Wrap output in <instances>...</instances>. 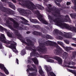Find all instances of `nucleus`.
<instances>
[{
  "label": "nucleus",
  "instance_id": "1",
  "mask_svg": "<svg viewBox=\"0 0 76 76\" xmlns=\"http://www.w3.org/2000/svg\"><path fill=\"white\" fill-rule=\"evenodd\" d=\"M48 19L51 22V20H53V21H54L55 23H57V24L59 25V26H60L61 28L63 29V28H66L67 29H68V30H70L71 31H72V32H76V28L75 27H70L69 26V25L66 24L65 23H63L62 22H71V20L69 18V17L68 15H66V18H69V20L67 21V19L65 20H61L60 21V19L58 18H57V19L55 20H54L53 19L51 18V17L50 15H48Z\"/></svg>",
  "mask_w": 76,
  "mask_h": 76
},
{
  "label": "nucleus",
  "instance_id": "2",
  "mask_svg": "<svg viewBox=\"0 0 76 76\" xmlns=\"http://www.w3.org/2000/svg\"><path fill=\"white\" fill-rule=\"evenodd\" d=\"M53 32L54 33V34H56L57 38L58 39H60L61 40H62L63 39V37L61 36H63V37H64L66 38L65 37H69V35H70V34H69V33L63 34L61 32L57 29H55Z\"/></svg>",
  "mask_w": 76,
  "mask_h": 76
},
{
  "label": "nucleus",
  "instance_id": "3",
  "mask_svg": "<svg viewBox=\"0 0 76 76\" xmlns=\"http://www.w3.org/2000/svg\"><path fill=\"white\" fill-rule=\"evenodd\" d=\"M9 19L13 22L14 24V27L15 28H17L19 30L25 29V30H26V31H28L29 29V28L27 27H25L23 25L21 26V27H19V24L12 18H9Z\"/></svg>",
  "mask_w": 76,
  "mask_h": 76
},
{
  "label": "nucleus",
  "instance_id": "4",
  "mask_svg": "<svg viewBox=\"0 0 76 76\" xmlns=\"http://www.w3.org/2000/svg\"><path fill=\"white\" fill-rule=\"evenodd\" d=\"M23 6L26 7L28 9L31 10H33L34 9H35V6L34 4L30 1H29L26 4H23Z\"/></svg>",
  "mask_w": 76,
  "mask_h": 76
},
{
  "label": "nucleus",
  "instance_id": "5",
  "mask_svg": "<svg viewBox=\"0 0 76 76\" xmlns=\"http://www.w3.org/2000/svg\"><path fill=\"white\" fill-rule=\"evenodd\" d=\"M35 14L37 15V17L39 20L41 22H42L43 23H44L45 25H47V24H48V23L44 19L42 18V16L40 14V13L38 11H37L35 12Z\"/></svg>",
  "mask_w": 76,
  "mask_h": 76
},
{
  "label": "nucleus",
  "instance_id": "6",
  "mask_svg": "<svg viewBox=\"0 0 76 76\" xmlns=\"http://www.w3.org/2000/svg\"><path fill=\"white\" fill-rule=\"evenodd\" d=\"M0 40L3 42H4V43L8 44H10V43H12V42L11 41H8L7 40H6L4 35L2 34H1V35Z\"/></svg>",
  "mask_w": 76,
  "mask_h": 76
},
{
  "label": "nucleus",
  "instance_id": "7",
  "mask_svg": "<svg viewBox=\"0 0 76 76\" xmlns=\"http://www.w3.org/2000/svg\"><path fill=\"white\" fill-rule=\"evenodd\" d=\"M26 50H31V51H33V53H30V56L31 57V56H32V55H33V54H34L35 56H39V54L38 53H35V51L36 50L35 49H33L31 48V47H26Z\"/></svg>",
  "mask_w": 76,
  "mask_h": 76
},
{
  "label": "nucleus",
  "instance_id": "8",
  "mask_svg": "<svg viewBox=\"0 0 76 76\" xmlns=\"http://www.w3.org/2000/svg\"><path fill=\"white\" fill-rule=\"evenodd\" d=\"M9 26L11 29L13 31H14V33L17 36H18V38H19L20 39L22 40V38L21 39L20 38H22V37L21 34H19V32H18V31L14 30V29H13V28H12V26L11 25H9Z\"/></svg>",
  "mask_w": 76,
  "mask_h": 76
},
{
  "label": "nucleus",
  "instance_id": "9",
  "mask_svg": "<svg viewBox=\"0 0 76 76\" xmlns=\"http://www.w3.org/2000/svg\"><path fill=\"white\" fill-rule=\"evenodd\" d=\"M16 45V43H15V44H11V46H10V48L12 49V50L13 52H15L17 54L18 53V51L16 50V46L15 45Z\"/></svg>",
  "mask_w": 76,
  "mask_h": 76
},
{
  "label": "nucleus",
  "instance_id": "10",
  "mask_svg": "<svg viewBox=\"0 0 76 76\" xmlns=\"http://www.w3.org/2000/svg\"><path fill=\"white\" fill-rule=\"evenodd\" d=\"M39 45L40 46V47H44L45 45H51V44H52V42L50 41H48L46 42L45 43V44H44L43 43L40 42L39 41Z\"/></svg>",
  "mask_w": 76,
  "mask_h": 76
},
{
  "label": "nucleus",
  "instance_id": "11",
  "mask_svg": "<svg viewBox=\"0 0 76 76\" xmlns=\"http://www.w3.org/2000/svg\"><path fill=\"white\" fill-rule=\"evenodd\" d=\"M26 41L27 42V43H26V42H25V41L23 40H22V42H23V43H24V44H26L27 45H31L32 47L34 46V43L32 42H31V41L30 40H29V39H27Z\"/></svg>",
  "mask_w": 76,
  "mask_h": 76
},
{
  "label": "nucleus",
  "instance_id": "12",
  "mask_svg": "<svg viewBox=\"0 0 76 76\" xmlns=\"http://www.w3.org/2000/svg\"><path fill=\"white\" fill-rule=\"evenodd\" d=\"M57 48H60V50H61V51H59L58 50H56L54 51V53L56 54V55H58V54H60V53H63L64 52V51L61 48H60V47H59L57 45Z\"/></svg>",
  "mask_w": 76,
  "mask_h": 76
},
{
  "label": "nucleus",
  "instance_id": "13",
  "mask_svg": "<svg viewBox=\"0 0 76 76\" xmlns=\"http://www.w3.org/2000/svg\"><path fill=\"white\" fill-rule=\"evenodd\" d=\"M40 57L42 58H47V61H48V62H50V63H53L54 62L53 60L48 58L50 57H48V56H42V55H41Z\"/></svg>",
  "mask_w": 76,
  "mask_h": 76
},
{
  "label": "nucleus",
  "instance_id": "14",
  "mask_svg": "<svg viewBox=\"0 0 76 76\" xmlns=\"http://www.w3.org/2000/svg\"><path fill=\"white\" fill-rule=\"evenodd\" d=\"M20 19H22V20H23L24 21H23L22 22V23H23V24H24V25H29V24L27 23L28 22H28V21L25 19L23 17H21Z\"/></svg>",
  "mask_w": 76,
  "mask_h": 76
},
{
  "label": "nucleus",
  "instance_id": "15",
  "mask_svg": "<svg viewBox=\"0 0 76 76\" xmlns=\"http://www.w3.org/2000/svg\"><path fill=\"white\" fill-rule=\"evenodd\" d=\"M39 72L40 73V75L42 76H45L44 74V72L42 69V68H41V66H39Z\"/></svg>",
  "mask_w": 76,
  "mask_h": 76
},
{
  "label": "nucleus",
  "instance_id": "16",
  "mask_svg": "<svg viewBox=\"0 0 76 76\" xmlns=\"http://www.w3.org/2000/svg\"><path fill=\"white\" fill-rule=\"evenodd\" d=\"M24 13L26 16H28L30 14H31L32 12L30 10H26L24 12Z\"/></svg>",
  "mask_w": 76,
  "mask_h": 76
},
{
  "label": "nucleus",
  "instance_id": "17",
  "mask_svg": "<svg viewBox=\"0 0 76 76\" xmlns=\"http://www.w3.org/2000/svg\"><path fill=\"white\" fill-rule=\"evenodd\" d=\"M56 58L57 60L58 64H62V60H61V59L59 57H56Z\"/></svg>",
  "mask_w": 76,
  "mask_h": 76
},
{
  "label": "nucleus",
  "instance_id": "18",
  "mask_svg": "<svg viewBox=\"0 0 76 76\" xmlns=\"http://www.w3.org/2000/svg\"><path fill=\"white\" fill-rule=\"evenodd\" d=\"M8 4L9 7H11V8H12V9H14V10H15V5H13L12 3H11V2H9L8 3Z\"/></svg>",
  "mask_w": 76,
  "mask_h": 76
},
{
  "label": "nucleus",
  "instance_id": "19",
  "mask_svg": "<svg viewBox=\"0 0 76 76\" xmlns=\"http://www.w3.org/2000/svg\"><path fill=\"white\" fill-rule=\"evenodd\" d=\"M32 60L33 61V62H34L35 64H38V61L37 58H33L32 59Z\"/></svg>",
  "mask_w": 76,
  "mask_h": 76
},
{
  "label": "nucleus",
  "instance_id": "20",
  "mask_svg": "<svg viewBox=\"0 0 76 76\" xmlns=\"http://www.w3.org/2000/svg\"><path fill=\"white\" fill-rule=\"evenodd\" d=\"M30 22H32V23H39V21H38L36 19H30Z\"/></svg>",
  "mask_w": 76,
  "mask_h": 76
},
{
  "label": "nucleus",
  "instance_id": "21",
  "mask_svg": "<svg viewBox=\"0 0 76 76\" xmlns=\"http://www.w3.org/2000/svg\"><path fill=\"white\" fill-rule=\"evenodd\" d=\"M63 48L66 51H69V50H73V48L70 47H64H64H63Z\"/></svg>",
  "mask_w": 76,
  "mask_h": 76
},
{
  "label": "nucleus",
  "instance_id": "22",
  "mask_svg": "<svg viewBox=\"0 0 76 76\" xmlns=\"http://www.w3.org/2000/svg\"><path fill=\"white\" fill-rule=\"evenodd\" d=\"M69 34H70V35H69V37L65 36V37H66V38H69V39H73V40L76 41V38H72V35H71V33H69Z\"/></svg>",
  "mask_w": 76,
  "mask_h": 76
},
{
  "label": "nucleus",
  "instance_id": "23",
  "mask_svg": "<svg viewBox=\"0 0 76 76\" xmlns=\"http://www.w3.org/2000/svg\"><path fill=\"white\" fill-rule=\"evenodd\" d=\"M63 57L64 58H68L69 57V55L67 53L64 52L63 53Z\"/></svg>",
  "mask_w": 76,
  "mask_h": 76
},
{
  "label": "nucleus",
  "instance_id": "24",
  "mask_svg": "<svg viewBox=\"0 0 76 76\" xmlns=\"http://www.w3.org/2000/svg\"><path fill=\"white\" fill-rule=\"evenodd\" d=\"M27 72L29 74V76H34L35 75H37V74L36 73H29V70L28 69H27Z\"/></svg>",
  "mask_w": 76,
  "mask_h": 76
},
{
  "label": "nucleus",
  "instance_id": "25",
  "mask_svg": "<svg viewBox=\"0 0 76 76\" xmlns=\"http://www.w3.org/2000/svg\"><path fill=\"white\" fill-rule=\"evenodd\" d=\"M33 34L34 35H42V33H40L39 32L35 31L33 32Z\"/></svg>",
  "mask_w": 76,
  "mask_h": 76
},
{
  "label": "nucleus",
  "instance_id": "26",
  "mask_svg": "<svg viewBox=\"0 0 76 76\" xmlns=\"http://www.w3.org/2000/svg\"><path fill=\"white\" fill-rule=\"evenodd\" d=\"M67 70L68 72H70L74 74V75H75V76H76V73L75 72V70H70L69 69H68Z\"/></svg>",
  "mask_w": 76,
  "mask_h": 76
},
{
  "label": "nucleus",
  "instance_id": "27",
  "mask_svg": "<svg viewBox=\"0 0 76 76\" xmlns=\"http://www.w3.org/2000/svg\"><path fill=\"white\" fill-rule=\"evenodd\" d=\"M37 8H38L39 9H40L41 10H43L44 9V8L43 7H42V6H41V5H37Z\"/></svg>",
  "mask_w": 76,
  "mask_h": 76
},
{
  "label": "nucleus",
  "instance_id": "28",
  "mask_svg": "<svg viewBox=\"0 0 76 76\" xmlns=\"http://www.w3.org/2000/svg\"><path fill=\"white\" fill-rule=\"evenodd\" d=\"M67 64L70 65H74L75 64V62H73V61H69L67 62Z\"/></svg>",
  "mask_w": 76,
  "mask_h": 76
},
{
  "label": "nucleus",
  "instance_id": "29",
  "mask_svg": "<svg viewBox=\"0 0 76 76\" xmlns=\"http://www.w3.org/2000/svg\"><path fill=\"white\" fill-rule=\"evenodd\" d=\"M70 16L72 18H73L75 19V17H76V14H70Z\"/></svg>",
  "mask_w": 76,
  "mask_h": 76
},
{
  "label": "nucleus",
  "instance_id": "30",
  "mask_svg": "<svg viewBox=\"0 0 76 76\" xmlns=\"http://www.w3.org/2000/svg\"><path fill=\"white\" fill-rule=\"evenodd\" d=\"M33 27L35 28H37V29H41V26L39 25H33Z\"/></svg>",
  "mask_w": 76,
  "mask_h": 76
},
{
  "label": "nucleus",
  "instance_id": "31",
  "mask_svg": "<svg viewBox=\"0 0 76 76\" xmlns=\"http://www.w3.org/2000/svg\"><path fill=\"white\" fill-rule=\"evenodd\" d=\"M39 51H41V52H43V53H45L47 51V50L45 49H42V48H40V49L38 50Z\"/></svg>",
  "mask_w": 76,
  "mask_h": 76
},
{
  "label": "nucleus",
  "instance_id": "32",
  "mask_svg": "<svg viewBox=\"0 0 76 76\" xmlns=\"http://www.w3.org/2000/svg\"><path fill=\"white\" fill-rule=\"evenodd\" d=\"M57 42L58 43V44H59V45H60L63 48H64V45H63V42L59 41H58Z\"/></svg>",
  "mask_w": 76,
  "mask_h": 76
},
{
  "label": "nucleus",
  "instance_id": "33",
  "mask_svg": "<svg viewBox=\"0 0 76 76\" xmlns=\"http://www.w3.org/2000/svg\"><path fill=\"white\" fill-rule=\"evenodd\" d=\"M20 54L22 56L23 55H25V50H23L21 51Z\"/></svg>",
  "mask_w": 76,
  "mask_h": 76
},
{
  "label": "nucleus",
  "instance_id": "34",
  "mask_svg": "<svg viewBox=\"0 0 76 76\" xmlns=\"http://www.w3.org/2000/svg\"><path fill=\"white\" fill-rule=\"evenodd\" d=\"M46 38H48V39H52L53 38V37H51V36L48 35H46Z\"/></svg>",
  "mask_w": 76,
  "mask_h": 76
},
{
  "label": "nucleus",
  "instance_id": "35",
  "mask_svg": "<svg viewBox=\"0 0 76 76\" xmlns=\"http://www.w3.org/2000/svg\"><path fill=\"white\" fill-rule=\"evenodd\" d=\"M4 70L5 72V73L6 74V75H8L9 74V72H8V71L5 68H4Z\"/></svg>",
  "mask_w": 76,
  "mask_h": 76
},
{
  "label": "nucleus",
  "instance_id": "36",
  "mask_svg": "<svg viewBox=\"0 0 76 76\" xmlns=\"http://www.w3.org/2000/svg\"><path fill=\"white\" fill-rule=\"evenodd\" d=\"M7 14H10V15H12V14H13V11H12V10H10L9 11H8Z\"/></svg>",
  "mask_w": 76,
  "mask_h": 76
},
{
  "label": "nucleus",
  "instance_id": "37",
  "mask_svg": "<svg viewBox=\"0 0 76 76\" xmlns=\"http://www.w3.org/2000/svg\"><path fill=\"white\" fill-rule=\"evenodd\" d=\"M7 35L9 37H12L13 36V34H10L9 33H7Z\"/></svg>",
  "mask_w": 76,
  "mask_h": 76
},
{
  "label": "nucleus",
  "instance_id": "38",
  "mask_svg": "<svg viewBox=\"0 0 76 76\" xmlns=\"http://www.w3.org/2000/svg\"><path fill=\"white\" fill-rule=\"evenodd\" d=\"M30 65H28L27 66V67H28V69H29V70H30L31 71H32L33 70H34V69H32V68H31L30 69H29V67H30Z\"/></svg>",
  "mask_w": 76,
  "mask_h": 76
},
{
  "label": "nucleus",
  "instance_id": "39",
  "mask_svg": "<svg viewBox=\"0 0 76 76\" xmlns=\"http://www.w3.org/2000/svg\"><path fill=\"white\" fill-rule=\"evenodd\" d=\"M41 29L43 32H44V33H47V31H46V30H45L44 28H41Z\"/></svg>",
  "mask_w": 76,
  "mask_h": 76
},
{
  "label": "nucleus",
  "instance_id": "40",
  "mask_svg": "<svg viewBox=\"0 0 76 76\" xmlns=\"http://www.w3.org/2000/svg\"><path fill=\"white\" fill-rule=\"evenodd\" d=\"M68 67H69V68H70L71 69H76V67L74 66H68Z\"/></svg>",
  "mask_w": 76,
  "mask_h": 76
},
{
  "label": "nucleus",
  "instance_id": "41",
  "mask_svg": "<svg viewBox=\"0 0 76 76\" xmlns=\"http://www.w3.org/2000/svg\"><path fill=\"white\" fill-rule=\"evenodd\" d=\"M0 67L1 69H3V68L4 67V65L1 64H0Z\"/></svg>",
  "mask_w": 76,
  "mask_h": 76
},
{
  "label": "nucleus",
  "instance_id": "42",
  "mask_svg": "<svg viewBox=\"0 0 76 76\" xmlns=\"http://www.w3.org/2000/svg\"><path fill=\"white\" fill-rule=\"evenodd\" d=\"M28 63H31V59L30 58V57H28Z\"/></svg>",
  "mask_w": 76,
  "mask_h": 76
},
{
  "label": "nucleus",
  "instance_id": "43",
  "mask_svg": "<svg viewBox=\"0 0 76 76\" xmlns=\"http://www.w3.org/2000/svg\"><path fill=\"white\" fill-rule=\"evenodd\" d=\"M52 10H53V9L48 8V12H51V11Z\"/></svg>",
  "mask_w": 76,
  "mask_h": 76
},
{
  "label": "nucleus",
  "instance_id": "44",
  "mask_svg": "<svg viewBox=\"0 0 76 76\" xmlns=\"http://www.w3.org/2000/svg\"><path fill=\"white\" fill-rule=\"evenodd\" d=\"M18 11L19 12H21L22 11V9L21 8H19L18 9Z\"/></svg>",
  "mask_w": 76,
  "mask_h": 76
},
{
  "label": "nucleus",
  "instance_id": "45",
  "mask_svg": "<svg viewBox=\"0 0 76 76\" xmlns=\"http://www.w3.org/2000/svg\"><path fill=\"white\" fill-rule=\"evenodd\" d=\"M55 3L56 4H57V6H59V7H60V6H61V5H60V4H58L57 3V2H56Z\"/></svg>",
  "mask_w": 76,
  "mask_h": 76
},
{
  "label": "nucleus",
  "instance_id": "46",
  "mask_svg": "<svg viewBox=\"0 0 76 76\" xmlns=\"http://www.w3.org/2000/svg\"><path fill=\"white\" fill-rule=\"evenodd\" d=\"M56 14L54 15L55 16H57V15H59V14L58 13V12H56Z\"/></svg>",
  "mask_w": 76,
  "mask_h": 76
},
{
  "label": "nucleus",
  "instance_id": "47",
  "mask_svg": "<svg viewBox=\"0 0 76 76\" xmlns=\"http://www.w3.org/2000/svg\"><path fill=\"white\" fill-rule=\"evenodd\" d=\"M0 29L1 30H4V28L3 27L1 26H0Z\"/></svg>",
  "mask_w": 76,
  "mask_h": 76
},
{
  "label": "nucleus",
  "instance_id": "48",
  "mask_svg": "<svg viewBox=\"0 0 76 76\" xmlns=\"http://www.w3.org/2000/svg\"><path fill=\"white\" fill-rule=\"evenodd\" d=\"M16 62L18 64H19V60L17 58L16 59Z\"/></svg>",
  "mask_w": 76,
  "mask_h": 76
},
{
  "label": "nucleus",
  "instance_id": "49",
  "mask_svg": "<svg viewBox=\"0 0 76 76\" xmlns=\"http://www.w3.org/2000/svg\"><path fill=\"white\" fill-rule=\"evenodd\" d=\"M61 1H62V0H56V1H57V2H58V3L61 2Z\"/></svg>",
  "mask_w": 76,
  "mask_h": 76
},
{
  "label": "nucleus",
  "instance_id": "50",
  "mask_svg": "<svg viewBox=\"0 0 76 76\" xmlns=\"http://www.w3.org/2000/svg\"><path fill=\"white\" fill-rule=\"evenodd\" d=\"M71 45L72 46H74V47H76V44H72Z\"/></svg>",
  "mask_w": 76,
  "mask_h": 76
},
{
  "label": "nucleus",
  "instance_id": "51",
  "mask_svg": "<svg viewBox=\"0 0 76 76\" xmlns=\"http://www.w3.org/2000/svg\"><path fill=\"white\" fill-rule=\"evenodd\" d=\"M67 5H70V2H68L66 3Z\"/></svg>",
  "mask_w": 76,
  "mask_h": 76
},
{
  "label": "nucleus",
  "instance_id": "52",
  "mask_svg": "<svg viewBox=\"0 0 76 76\" xmlns=\"http://www.w3.org/2000/svg\"><path fill=\"white\" fill-rule=\"evenodd\" d=\"M12 1L14 2V3H16V0H12ZM19 1H20V0H19Z\"/></svg>",
  "mask_w": 76,
  "mask_h": 76
},
{
  "label": "nucleus",
  "instance_id": "53",
  "mask_svg": "<svg viewBox=\"0 0 76 76\" xmlns=\"http://www.w3.org/2000/svg\"><path fill=\"white\" fill-rule=\"evenodd\" d=\"M2 48V45L0 43V49H1Z\"/></svg>",
  "mask_w": 76,
  "mask_h": 76
},
{
  "label": "nucleus",
  "instance_id": "54",
  "mask_svg": "<svg viewBox=\"0 0 76 76\" xmlns=\"http://www.w3.org/2000/svg\"><path fill=\"white\" fill-rule=\"evenodd\" d=\"M30 33H31V32H30V31H27L26 32V33L27 34H30Z\"/></svg>",
  "mask_w": 76,
  "mask_h": 76
},
{
  "label": "nucleus",
  "instance_id": "55",
  "mask_svg": "<svg viewBox=\"0 0 76 76\" xmlns=\"http://www.w3.org/2000/svg\"><path fill=\"white\" fill-rule=\"evenodd\" d=\"M32 66H34L35 68L36 67V66H35V65H34V64H32Z\"/></svg>",
  "mask_w": 76,
  "mask_h": 76
},
{
  "label": "nucleus",
  "instance_id": "56",
  "mask_svg": "<svg viewBox=\"0 0 76 76\" xmlns=\"http://www.w3.org/2000/svg\"><path fill=\"white\" fill-rule=\"evenodd\" d=\"M73 9H75V11L76 12V7H75V8H73Z\"/></svg>",
  "mask_w": 76,
  "mask_h": 76
},
{
  "label": "nucleus",
  "instance_id": "57",
  "mask_svg": "<svg viewBox=\"0 0 76 76\" xmlns=\"http://www.w3.org/2000/svg\"><path fill=\"white\" fill-rule=\"evenodd\" d=\"M66 43L67 44H69V42H68V41H66Z\"/></svg>",
  "mask_w": 76,
  "mask_h": 76
},
{
  "label": "nucleus",
  "instance_id": "58",
  "mask_svg": "<svg viewBox=\"0 0 76 76\" xmlns=\"http://www.w3.org/2000/svg\"><path fill=\"white\" fill-rule=\"evenodd\" d=\"M45 2H47L48 1V0H44Z\"/></svg>",
  "mask_w": 76,
  "mask_h": 76
},
{
  "label": "nucleus",
  "instance_id": "59",
  "mask_svg": "<svg viewBox=\"0 0 76 76\" xmlns=\"http://www.w3.org/2000/svg\"><path fill=\"white\" fill-rule=\"evenodd\" d=\"M74 55H76V52H74Z\"/></svg>",
  "mask_w": 76,
  "mask_h": 76
},
{
  "label": "nucleus",
  "instance_id": "60",
  "mask_svg": "<svg viewBox=\"0 0 76 76\" xmlns=\"http://www.w3.org/2000/svg\"><path fill=\"white\" fill-rule=\"evenodd\" d=\"M46 28V29H49V28H48V27L47 26H46L45 27Z\"/></svg>",
  "mask_w": 76,
  "mask_h": 76
},
{
  "label": "nucleus",
  "instance_id": "61",
  "mask_svg": "<svg viewBox=\"0 0 76 76\" xmlns=\"http://www.w3.org/2000/svg\"><path fill=\"white\" fill-rule=\"evenodd\" d=\"M1 1H6V0H1Z\"/></svg>",
  "mask_w": 76,
  "mask_h": 76
},
{
  "label": "nucleus",
  "instance_id": "62",
  "mask_svg": "<svg viewBox=\"0 0 76 76\" xmlns=\"http://www.w3.org/2000/svg\"><path fill=\"white\" fill-rule=\"evenodd\" d=\"M4 30V31H7V29H6V28H4V30Z\"/></svg>",
  "mask_w": 76,
  "mask_h": 76
},
{
  "label": "nucleus",
  "instance_id": "63",
  "mask_svg": "<svg viewBox=\"0 0 76 76\" xmlns=\"http://www.w3.org/2000/svg\"><path fill=\"white\" fill-rule=\"evenodd\" d=\"M49 7H51V5L50 4H49Z\"/></svg>",
  "mask_w": 76,
  "mask_h": 76
},
{
  "label": "nucleus",
  "instance_id": "64",
  "mask_svg": "<svg viewBox=\"0 0 76 76\" xmlns=\"http://www.w3.org/2000/svg\"><path fill=\"white\" fill-rule=\"evenodd\" d=\"M72 58H75V56H73L72 57Z\"/></svg>",
  "mask_w": 76,
  "mask_h": 76
}]
</instances>
